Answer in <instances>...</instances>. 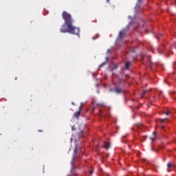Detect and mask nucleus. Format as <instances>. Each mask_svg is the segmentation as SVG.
I'll return each instance as SVG.
<instances>
[{"label":"nucleus","instance_id":"obj_18","mask_svg":"<svg viewBox=\"0 0 176 176\" xmlns=\"http://www.w3.org/2000/svg\"><path fill=\"white\" fill-rule=\"evenodd\" d=\"M145 58H146V57H144V58H143V60H145Z\"/></svg>","mask_w":176,"mask_h":176},{"label":"nucleus","instance_id":"obj_21","mask_svg":"<svg viewBox=\"0 0 176 176\" xmlns=\"http://www.w3.org/2000/svg\"><path fill=\"white\" fill-rule=\"evenodd\" d=\"M72 130H74V126H72Z\"/></svg>","mask_w":176,"mask_h":176},{"label":"nucleus","instance_id":"obj_13","mask_svg":"<svg viewBox=\"0 0 176 176\" xmlns=\"http://www.w3.org/2000/svg\"><path fill=\"white\" fill-rule=\"evenodd\" d=\"M105 63H102L100 67H103V65H105Z\"/></svg>","mask_w":176,"mask_h":176},{"label":"nucleus","instance_id":"obj_17","mask_svg":"<svg viewBox=\"0 0 176 176\" xmlns=\"http://www.w3.org/2000/svg\"><path fill=\"white\" fill-rule=\"evenodd\" d=\"M138 6H139L138 4H137L135 8H138Z\"/></svg>","mask_w":176,"mask_h":176},{"label":"nucleus","instance_id":"obj_14","mask_svg":"<svg viewBox=\"0 0 176 176\" xmlns=\"http://www.w3.org/2000/svg\"><path fill=\"white\" fill-rule=\"evenodd\" d=\"M90 174H93V170L89 171Z\"/></svg>","mask_w":176,"mask_h":176},{"label":"nucleus","instance_id":"obj_3","mask_svg":"<svg viewBox=\"0 0 176 176\" xmlns=\"http://www.w3.org/2000/svg\"><path fill=\"white\" fill-rule=\"evenodd\" d=\"M81 111H82V107H80L79 111L74 113V116H76V118H79V116H80Z\"/></svg>","mask_w":176,"mask_h":176},{"label":"nucleus","instance_id":"obj_22","mask_svg":"<svg viewBox=\"0 0 176 176\" xmlns=\"http://www.w3.org/2000/svg\"><path fill=\"white\" fill-rule=\"evenodd\" d=\"M108 52H109V50H108V51H107Z\"/></svg>","mask_w":176,"mask_h":176},{"label":"nucleus","instance_id":"obj_9","mask_svg":"<svg viewBox=\"0 0 176 176\" xmlns=\"http://www.w3.org/2000/svg\"><path fill=\"white\" fill-rule=\"evenodd\" d=\"M147 91H146V90L143 91V92L141 94V97H144V96H145V94H146Z\"/></svg>","mask_w":176,"mask_h":176},{"label":"nucleus","instance_id":"obj_5","mask_svg":"<svg viewBox=\"0 0 176 176\" xmlns=\"http://www.w3.org/2000/svg\"><path fill=\"white\" fill-rule=\"evenodd\" d=\"M109 146H111V144H109V142H104V148H106L107 149H108Z\"/></svg>","mask_w":176,"mask_h":176},{"label":"nucleus","instance_id":"obj_7","mask_svg":"<svg viewBox=\"0 0 176 176\" xmlns=\"http://www.w3.org/2000/svg\"><path fill=\"white\" fill-rule=\"evenodd\" d=\"M153 138H151V141H155V138H156L155 135H156V132H153Z\"/></svg>","mask_w":176,"mask_h":176},{"label":"nucleus","instance_id":"obj_1","mask_svg":"<svg viewBox=\"0 0 176 176\" xmlns=\"http://www.w3.org/2000/svg\"><path fill=\"white\" fill-rule=\"evenodd\" d=\"M63 19L65 20V23L62 25L60 31L65 34L69 32V34H73L74 35H79L80 30L79 28H76L72 25V16L71 14L64 11L62 14Z\"/></svg>","mask_w":176,"mask_h":176},{"label":"nucleus","instance_id":"obj_19","mask_svg":"<svg viewBox=\"0 0 176 176\" xmlns=\"http://www.w3.org/2000/svg\"><path fill=\"white\" fill-rule=\"evenodd\" d=\"M107 2H109V0H107Z\"/></svg>","mask_w":176,"mask_h":176},{"label":"nucleus","instance_id":"obj_23","mask_svg":"<svg viewBox=\"0 0 176 176\" xmlns=\"http://www.w3.org/2000/svg\"><path fill=\"white\" fill-rule=\"evenodd\" d=\"M93 39H95V38H94V37H93Z\"/></svg>","mask_w":176,"mask_h":176},{"label":"nucleus","instance_id":"obj_12","mask_svg":"<svg viewBox=\"0 0 176 176\" xmlns=\"http://www.w3.org/2000/svg\"><path fill=\"white\" fill-rule=\"evenodd\" d=\"M138 129H141V127H142V125L140 124L138 126Z\"/></svg>","mask_w":176,"mask_h":176},{"label":"nucleus","instance_id":"obj_15","mask_svg":"<svg viewBox=\"0 0 176 176\" xmlns=\"http://www.w3.org/2000/svg\"><path fill=\"white\" fill-rule=\"evenodd\" d=\"M142 0H138V3H140V2H141Z\"/></svg>","mask_w":176,"mask_h":176},{"label":"nucleus","instance_id":"obj_2","mask_svg":"<svg viewBox=\"0 0 176 176\" xmlns=\"http://www.w3.org/2000/svg\"><path fill=\"white\" fill-rule=\"evenodd\" d=\"M126 35V30H122L120 32L119 38H122Z\"/></svg>","mask_w":176,"mask_h":176},{"label":"nucleus","instance_id":"obj_4","mask_svg":"<svg viewBox=\"0 0 176 176\" xmlns=\"http://www.w3.org/2000/svg\"><path fill=\"white\" fill-rule=\"evenodd\" d=\"M174 164H171V162L168 163L167 164V167H168V171H170V168H171V167H173Z\"/></svg>","mask_w":176,"mask_h":176},{"label":"nucleus","instance_id":"obj_8","mask_svg":"<svg viewBox=\"0 0 176 176\" xmlns=\"http://www.w3.org/2000/svg\"><path fill=\"white\" fill-rule=\"evenodd\" d=\"M116 93H120L122 91V89L120 88H116L115 89Z\"/></svg>","mask_w":176,"mask_h":176},{"label":"nucleus","instance_id":"obj_6","mask_svg":"<svg viewBox=\"0 0 176 176\" xmlns=\"http://www.w3.org/2000/svg\"><path fill=\"white\" fill-rule=\"evenodd\" d=\"M129 67H130V62H126L125 63V68L126 69H129Z\"/></svg>","mask_w":176,"mask_h":176},{"label":"nucleus","instance_id":"obj_11","mask_svg":"<svg viewBox=\"0 0 176 176\" xmlns=\"http://www.w3.org/2000/svg\"><path fill=\"white\" fill-rule=\"evenodd\" d=\"M164 113H165L166 115H169L170 111H166V112H165Z\"/></svg>","mask_w":176,"mask_h":176},{"label":"nucleus","instance_id":"obj_10","mask_svg":"<svg viewBox=\"0 0 176 176\" xmlns=\"http://www.w3.org/2000/svg\"><path fill=\"white\" fill-rule=\"evenodd\" d=\"M164 120H166V119H160V122L161 123H163V122H164Z\"/></svg>","mask_w":176,"mask_h":176},{"label":"nucleus","instance_id":"obj_16","mask_svg":"<svg viewBox=\"0 0 176 176\" xmlns=\"http://www.w3.org/2000/svg\"><path fill=\"white\" fill-rule=\"evenodd\" d=\"M162 129H164V126L162 125Z\"/></svg>","mask_w":176,"mask_h":176},{"label":"nucleus","instance_id":"obj_20","mask_svg":"<svg viewBox=\"0 0 176 176\" xmlns=\"http://www.w3.org/2000/svg\"><path fill=\"white\" fill-rule=\"evenodd\" d=\"M107 2H109V0H107Z\"/></svg>","mask_w":176,"mask_h":176}]
</instances>
